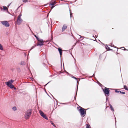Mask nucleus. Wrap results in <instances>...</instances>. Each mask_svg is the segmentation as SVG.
I'll list each match as a JSON object with an SVG mask.
<instances>
[{"label": "nucleus", "instance_id": "nucleus-1", "mask_svg": "<svg viewBox=\"0 0 128 128\" xmlns=\"http://www.w3.org/2000/svg\"><path fill=\"white\" fill-rule=\"evenodd\" d=\"M14 82V80H11L8 82H6L5 84L7 86L9 87L10 88H14V89H16V88H14V86L12 84Z\"/></svg>", "mask_w": 128, "mask_h": 128}, {"label": "nucleus", "instance_id": "nucleus-2", "mask_svg": "<svg viewBox=\"0 0 128 128\" xmlns=\"http://www.w3.org/2000/svg\"><path fill=\"white\" fill-rule=\"evenodd\" d=\"M32 112V111L31 110H28L27 111L24 116V117L27 120L29 118Z\"/></svg>", "mask_w": 128, "mask_h": 128}, {"label": "nucleus", "instance_id": "nucleus-3", "mask_svg": "<svg viewBox=\"0 0 128 128\" xmlns=\"http://www.w3.org/2000/svg\"><path fill=\"white\" fill-rule=\"evenodd\" d=\"M22 14H20L18 16L17 20V24H20L22 22V20L21 18Z\"/></svg>", "mask_w": 128, "mask_h": 128}, {"label": "nucleus", "instance_id": "nucleus-4", "mask_svg": "<svg viewBox=\"0 0 128 128\" xmlns=\"http://www.w3.org/2000/svg\"><path fill=\"white\" fill-rule=\"evenodd\" d=\"M2 24L5 26L8 27L10 26V24L8 22L6 21H4L1 22Z\"/></svg>", "mask_w": 128, "mask_h": 128}, {"label": "nucleus", "instance_id": "nucleus-5", "mask_svg": "<svg viewBox=\"0 0 128 128\" xmlns=\"http://www.w3.org/2000/svg\"><path fill=\"white\" fill-rule=\"evenodd\" d=\"M84 110H85L84 109L82 108H80V110L81 115L83 116H84V115L85 113Z\"/></svg>", "mask_w": 128, "mask_h": 128}, {"label": "nucleus", "instance_id": "nucleus-6", "mask_svg": "<svg viewBox=\"0 0 128 128\" xmlns=\"http://www.w3.org/2000/svg\"><path fill=\"white\" fill-rule=\"evenodd\" d=\"M40 115L45 119L48 120V118L46 115L41 111H40Z\"/></svg>", "mask_w": 128, "mask_h": 128}, {"label": "nucleus", "instance_id": "nucleus-7", "mask_svg": "<svg viewBox=\"0 0 128 128\" xmlns=\"http://www.w3.org/2000/svg\"><path fill=\"white\" fill-rule=\"evenodd\" d=\"M105 94L106 96V95H108L109 93V90L108 88H105V89L104 90Z\"/></svg>", "mask_w": 128, "mask_h": 128}, {"label": "nucleus", "instance_id": "nucleus-8", "mask_svg": "<svg viewBox=\"0 0 128 128\" xmlns=\"http://www.w3.org/2000/svg\"><path fill=\"white\" fill-rule=\"evenodd\" d=\"M56 3V2H52L51 4H50V6L51 8H52L54 7V5Z\"/></svg>", "mask_w": 128, "mask_h": 128}, {"label": "nucleus", "instance_id": "nucleus-9", "mask_svg": "<svg viewBox=\"0 0 128 128\" xmlns=\"http://www.w3.org/2000/svg\"><path fill=\"white\" fill-rule=\"evenodd\" d=\"M67 28V26L65 25L64 24L63 26L62 27V31H64L65 29H66Z\"/></svg>", "mask_w": 128, "mask_h": 128}, {"label": "nucleus", "instance_id": "nucleus-10", "mask_svg": "<svg viewBox=\"0 0 128 128\" xmlns=\"http://www.w3.org/2000/svg\"><path fill=\"white\" fill-rule=\"evenodd\" d=\"M40 46L41 45H43L44 44V43L45 42L44 41L40 39Z\"/></svg>", "mask_w": 128, "mask_h": 128}, {"label": "nucleus", "instance_id": "nucleus-11", "mask_svg": "<svg viewBox=\"0 0 128 128\" xmlns=\"http://www.w3.org/2000/svg\"><path fill=\"white\" fill-rule=\"evenodd\" d=\"M58 50L60 53V55L61 56L62 54V50L60 48H58Z\"/></svg>", "mask_w": 128, "mask_h": 128}, {"label": "nucleus", "instance_id": "nucleus-12", "mask_svg": "<svg viewBox=\"0 0 128 128\" xmlns=\"http://www.w3.org/2000/svg\"><path fill=\"white\" fill-rule=\"evenodd\" d=\"M20 64L21 65H24L25 64V62L24 61H22L20 63Z\"/></svg>", "mask_w": 128, "mask_h": 128}, {"label": "nucleus", "instance_id": "nucleus-13", "mask_svg": "<svg viewBox=\"0 0 128 128\" xmlns=\"http://www.w3.org/2000/svg\"><path fill=\"white\" fill-rule=\"evenodd\" d=\"M12 109L13 110L15 111L16 110V108L15 106L14 107L12 108Z\"/></svg>", "mask_w": 128, "mask_h": 128}, {"label": "nucleus", "instance_id": "nucleus-14", "mask_svg": "<svg viewBox=\"0 0 128 128\" xmlns=\"http://www.w3.org/2000/svg\"><path fill=\"white\" fill-rule=\"evenodd\" d=\"M86 128H91L90 126L88 124L86 125Z\"/></svg>", "mask_w": 128, "mask_h": 128}, {"label": "nucleus", "instance_id": "nucleus-15", "mask_svg": "<svg viewBox=\"0 0 128 128\" xmlns=\"http://www.w3.org/2000/svg\"><path fill=\"white\" fill-rule=\"evenodd\" d=\"M124 88L126 90H128V88L127 87V86H124Z\"/></svg>", "mask_w": 128, "mask_h": 128}, {"label": "nucleus", "instance_id": "nucleus-16", "mask_svg": "<svg viewBox=\"0 0 128 128\" xmlns=\"http://www.w3.org/2000/svg\"><path fill=\"white\" fill-rule=\"evenodd\" d=\"M0 49L1 50H3L2 46L1 44L0 45Z\"/></svg>", "mask_w": 128, "mask_h": 128}, {"label": "nucleus", "instance_id": "nucleus-17", "mask_svg": "<svg viewBox=\"0 0 128 128\" xmlns=\"http://www.w3.org/2000/svg\"><path fill=\"white\" fill-rule=\"evenodd\" d=\"M4 9V10H7V8L5 6H4L3 7Z\"/></svg>", "mask_w": 128, "mask_h": 128}, {"label": "nucleus", "instance_id": "nucleus-18", "mask_svg": "<svg viewBox=\"0 0 128 128\" xmlns=\"http://www.w3.org/2000/svg\"><path fill=\"white\" fill-rule=\"evenodd\" d=\"M28 0H22L23 2L26 3L28 1Z\"/></svg>", "mask_w": 128, "mask_h": 128}, {"label": "nucleus", "instance_id": "nucleus-19", "mask_svg": "<svg viewBox=\"0 0 128 128\" xmlns=\"http://www.w3.org/2000/svg\"><path fill=\"white\" fill-rule=\"evenodd\" d=\"M110 108H111V110H112L113 111H114V110H113V108L112 107V106H110Z\"/></svg>", "mask_w": 128, "mask_h": 128}, {"label": "nucleus", "instance_id": "nucleus-20", "mask_svg": "<svg viewBox=\"0 0 128 128\" xmlns=\"http://www.w3.org/2000/svg\"><path fill=\"white\" fill-rule=\"evenodd\" d=\"M51 123L55 127H56L54 123H52V122Z\"/></svg>", "mask_w": 128, "mask_h": 128}, {"label": "nucleus", "instance_id": "nucleus-21", "mask_svg": "<svg viewBox=\"0 0 128 128\" xmlns=\"http://www.w3.org/2000/svg\"><path fill=\"white\" fill-rule=\"evenodd\" d=\"M120 93L122 94H125V92H122L121 91H120Z\"/></svg>", "mask_w": 128, "mask_h": 128}, {"label": "nucleus", "instance_id": "nucleus-22", "mask_svg": "<svg viewBox=\"0 0 128 128\" xmlns=\"http://www.w3.org/2000/svg\"><path fill=\"white\" fill-rule=\"evenodd\" d=\"M115 92H118V91L117 90H115Z\"/></svg>", "mask_w": 128, "mask_h": 128}, {"label": "nucleus", "instance_id": "nucleus-23", "mask_svg": "<svg viewBox=\"0 0 128 128\" xmlns=\"http://www.w3.org/2000/svg\"><path fill=\"white\" fill-rule=\"evenodd\" d=\"M40 44H39V43L38 44H37V46H39V45H40Z\"/></svg>", "mask_w": 128, "mask_h": 128}, {"label": "nucleus", "instance_id": "nucleus-24", "mask_svg": "<svg viewBox=\"0 0 128 128\" xmlns=\"http://www.w3.org/2000/svg\"><path fill=\"white\" fill-rule=\"evenodd\" d=\"M36 36V38L38 40V38H37V37H36V36Z\"/></svg>", "mask_w": 128, "mask_h": 128}, {"label": "nucleus", "instance_id": "nucleus-25", "mask_svg": "<svg viewBox=\"0 0 128 128\" xmlns=\"http://www.w3.org/2000/svg\"><path fill=\"white\" fill-rule=\"evenodd\" d=\"M39 113H40V110H39Z\"/></svg>", "mask_w": 128, "mask_h": 128}, {"label": "nucleus", "instance_id": "nucleus-26", "mask_svg": "<svg viewBox=\"0 0 128 128\" xmlns=\"http://www.w3.org/2000/svg\"><path fill=\"white\" fill-rule=\"evenodd\" d=\"M70 15L71 16V14H70Z\"/></svg>", "mask_w": 128, "mask_h": 128}]
</instances>
